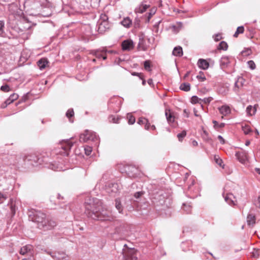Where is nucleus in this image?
Listing matches in <instances>:
<instances>
[{
  "label": "nucleus",
  "instance_id": "37998d69",
  "mask_svg": "<svg viewBox=\"0 0 260 260\" xmlns=\"http://www.w3.org/2000/svg\"><path fill=\"white\" fill-rule=\"evenodd\" d=\"M74 115V112L73 109H69L66 112V116L69 119L70 121L73 122L71 119Z\"/></svg>",
  "mask_w": 260,
  "mask_h": 260
},
{
  "label": "nucleus",
  "instance_id": "c756f323",
  "mask_svg": "<svg viewBox=\"0 0 260 260\" xmlns=\"http://www.w3.org/2000/svg\"><path fill=\"white\" fill-rule=\"evenodd\" d=\"M115 206L119 213H122L123 211V206L122 205L120 199L117 198L115 200Z\"/></svg>",
  "mask_w": 260,
  "mask_h": 260
},
{
  "label": "nucleus",
  "instance_id": "7ed1b4c3",
  "mask_svg": "<svg viewBox=\"0 0 260 260\" xmlns=\"http://www.w3.org/2000/svg\"><path fill=\"white\" fill-rule=\"evenodd\" d=\"M28 217L30 220L37 224L39 229L44 231L52 230L57 224L55 220L47 217L46 214L41 211L30 210L29 211Z\"/></svg>",
  "mask_w": 260,
  "mask_h": 260
},
{
  "label": "nucleus",
  "instance_id": "f8f14e48",
  "mask_svg": "<svg viewBox=\"0 0 260 260\" xmlns=\"http://www.w3.org/2000/svg\"><path fill=\"white\" fill-rule=\"evenodd\" d=\"M119 186L117 183H109L106 188V191L111 196H114L119 190Z\"/></svg>",
  "mask_w": 260,
  "mask_h": 260
},
{
  "label": "nucleus",
  "instance_id": "cd10ccee",
  "mask_svg": "<svg viewBox=\"0 0 260 260\" xmlns=\"http://www.w3.org/2000/svg\"><path fill=\"white\" fill-rule=\"evenodd\" d=\"M8 205L10 207L12 216H14L16 213V207L15 202L13 199H11L8 204Z\"/></svg>",
  "mask_w": 260,
  "mask_h": 260
},
{
  "label": "nucleus",
  "instance_id": "13d9d810",
  "mask_svg": "<svg viewBox=\"0 0 260 260\" xmlns=\"http://www.w3.org/2000/svg\"><path fill=\"white\" fill-rule=\"evenodd\" d=\"M145 122H147V119L144 117H140L138 119V123L139 124H144Z\"/></svg>",
  "mask_w": 260,
  "mask_h": 260
},
{
  "label": "nucleus",
  "instance_id": "4be33fe9",
  "mask_svg": "<svg viewBox=\"0 0 260 260\" xmlns=\"http://www.w3.org/2000/svg\"><path fill=\"white\" fill-rule=\"evenodd\" d=\"M256 217L253 213H249L247 216V224L249 226H253L255 223Z\"/></svg>",
  "mask_w": 260,
  "mask_h": 260
},
{
  "label": "nucleus",
  "instance_id": "338daca9",
  "mask_svg": "<svg viewBox=\"0 0 260 260\" xmlns=\"http://www.w3.org/2000/svg\"><path fill=\"white\" fill-rule=\"evenodd\" d=\"M218 139L220 141V142L221 144H224V143H225L224 140L221 136L219 135L218 136Z\"/></svg>",
  "mask_w": 260,
  "mask_h": 260
},
{
  "label": "nucleus",
  "instance_id": "774afa93",
  "mask_svg": "<svg viewBox=\"0 0 260 260\" xmlns=\"http://www.w3.org/2000/svg\"><path fill=\"white\" fill-rule=\"evenodd\" d=\"M22 260H35L33 255H29L28 258H24Z\"/></svg>",
  "mask_w": 260,
  "mask_h": 260
},
{
  "label": "nucleus",
  "instance_id": "b1692460",
  "mask_svg": "<svg viewBox=\"0 0 260 260\" xmlns=\"http://www.w3.org/2000/svg\"><path fill=\"white\" fill-rule=\"evenodd\" d=\"M165 115L169 123H172L175 121V116L173 115L170 109H166Z\"/></svg>",
  "mask_w": 260,
  "mask_h": 260
},
{
  "label": "nucleus",
  "instance_id": "f3484780",
  "mask_svg": "<svg viewBox=\"0 0 260 260\" xmlns=\"http://www.w3.org/2000/svg\"><path fill=\"white\" fill-rule=\"evenodd\" d=\"M230 63V58L228 56H222L220 60V66L222 70L226 69Z\"/></svg>",
  "mask_w": 260,
  "mask_h": 260
},
{
  "label": "nucleus",
  "instance_id": "412c9836",
  "mask_svg": "<svg viewBox=\"0 0 260 260\" xmlns=\"http://www.w3.org/2000/svg\"><path fill=\"white\" fill-rule=\"evenodd\" d=\"M219 111L223 116H227L231 112V109L227 105H223L218 108Z\"/></svg>",
  "mask_w": 260,
  "mask_h": 260
},
{
  "label": "nucleus",
  "instance_id": "f257e3e1",
  "mask_svg": "<svg viewBox=\"0 0 260 260\" xmlns=\"http://www.w3.org/2000/svg\"><path fill=\"white\" fill-rule=\"evenodd\" d=\"M99 201L96 198L88 197L85 199V214L86 216L93 220L101 221H112L114 217L112 212L107 209L101 208L99 204Z\"/></svg>",
  "mask_w": 260,
  "mask_h": 260
},
{
  "label": "nucleus",
  "instance_id": "79ce46f5",
  "mask_svg": "<svg viewBox=\"0 0 260 260\" xmlns=\"http://www.w3.org/2000/svg\"><path fill=\"white\" fill-rule=\"evenodd\" d=\"M244 31V27L243 26L237 27L236 32L234 35V37H237L240 34H243Z\"/></svg>",
  "mask_w": 260,
  "mask_h": 260
},
{
  "label": "nucleus",
  "instance_id": "423d86ee",
  "mask_svg": "<svg viewBox=\"0 0 260 260\" xmlns=\"http://www.w3.org/2000/svg\"><path fill=\"white\" fill-rule=\"evenodd\" d=\"M8 10L9 12L8 22L9 23H11V21H14L18 18H20L23 14L22 11L19 9L16 5L14 4L9 5Z\"/></svg>",
  "mask_w": 260,
  "mask_h": 260
},
{
  "label": "nucleus",
  "instance_id": "9b49d317",
  "mask_svg": "<svg viewBox=\"0 0 260 260\" xmlns=\"http://www.w3.org/2000/svg\"><path fill=\"white\" fill-rule=\"evenodd\" d=\"M125 171L127 176L130 178H136L139 174L138 169L133 165L125 166Z\"/></svg>",
  "mask_w": 260,
  "mask_h": 260
},
{
  "label": "nucleus",
  "instance_id": "603ef678",
  "mask_svg": "<svg viewBox=\"0 0 260 260\" xmlns=\"http://www.w3.org/2000/svg\"><path fill=\"white\" fill-rule=\"evenodd\" d=\"M214 40L215 42H218L221 39H222V37H221V34L220 33L215 34L213 36Z\"/></svg>",
  "mask_w": 260,
  "mask_h": 260
},
{
  "label": "nucleus",
  "instance_id": "4d7b16f0",
  "mask_svg": "<svg viewBox=\"0 0 260 260\" xmlns=\"http://www.w3.org/2000/svg\"><path fill=\"white\" fill-rule=\"evenodd\" d=\"M1 90L4 92H8L10 90V87L8 85L5 84V85H2L1 87Z\"/></svg>",
  "mask_w": 260,
  "mask_h": 260
},
{
  "label": "nucleus",
  "instance_id": "9d476101",
  "mask_svg": "<svg viewBox=\"0 0 260 260\" xmlns=\"http://www.w3.org/2000/svg\"><path fill=\"white\" fill-rule=\"evenodd\" d=\"M139 252L135 248L127 249L124 253L125 260H137Z\"/></svg>",
  "mask_w": 260,
  "mask_h": 260
},
{
  "label": "nucleus",
  "instance_id": "5fc2aeb1",
  "mask_svg": "<svg viewBox=\"0 0 260 260\" xmlns=\"http://www.w3.org/2000/svg\"><path fill=\"white\" fill-rule=\"evenodd\" d=\"M247 64H248L249 67L251 70H254V69H255L256 66H255V64L253 60H249L247 62Z\"/></svg>",
  "mask_w": 260,
  "mask_h": 260
},
{
  "label": "nucleus",
  "instance_id": "58836bf2",
  "mask_svg": "<svg viewBox=\"0 0 260 260\" xmlns=\"http://www.w3.org/2000/svg\"><path fill=\"white\" fill-rule=\"evenodd\" d=\"M203 139L207 142L211 143L212 139L208 136V133L206 131H203V134L202 135Z\"/></svg>",
  "mask_w": 260,
  "mask_h": 260
},
{
  "label": "nucleus",
  "instance_id": "aec40b11",
  "mask_svg": "<svg viewBox=\"0 0 260 260\" xmlns=\"http://www.w3.org/2000/svg\"><path fill=\"white\" fill-rule=\"evenodd\" d=\"M235 156L237 159L241 163H244L247 160L246 153L244 151L237 152Z\"/></svg>",
  "mask_w": 260,
  "mask_h": 260
},
{
  "label": "nucleus",
  "instance_id": "6e6d98bb",
  "mask_svg": "<svg viewBox=\"0 0 260 260\" xmlns=\"http://www.w3.org/2000/svg\"><path fill=\"white\" fill-rule=\"evenodd\" d=\"M237 81L240 86L242 87L245 82V80L242 77H239L237 79Z\"/></svg>",
  "mask_w": 260,
  "mask_h": 260
},
{
  "label": "nucleus",
  "instance_id": "ea45409f",
  "mask_svg": "<svg viewBox=\"0 0 260 260\" xmlns=\"http://www.w3.org/2000/svg\"><path fill=\"white\" fill-rule=\"evenodd\" d=\"M214 161L215 162L218 164L220 167H222V168H224V165L223 164V161L219 157L218 155H215L214 156Z\"/></svg>",
  "mask_w": 260,
  "mask_h": 260
},
{
  "label": "nucleus",
  "instance_id": "e2e57ef3",
  "mask_svg": "<svg viewBox=\"0 0 260 260\" xmlns=\"http://www.w3.org/2000/svg\"><path fill=\"white\" fill-rule=\"evenodd\" d=\"M145 129L146 130H149L150 127V123L149 122V120L147 119V122H145Z\"/></svg>",
  "mask_w": 260,
  "mask_h": 260
},
{
  "label": "nucleus",
  "instance_id": "2f4dec72",
  "mask_svg": "<svg viewBox=\"0 0 260 260\" xmlns=\"http://www.w3.org/2000/svg\"><path fill=\"white\" fill-rule=\"evenodd\" d=\"M121 118L118 116L111 115L108 117L109 121L111 123H119Z\"/></svg>",
  "mask_w": 260,
  "mask_h": 260
},
{
  "label": "nucleus",
  "instance_id": "4468645a",
  "mask_svg": "<svg viewBox=\"0 0 260 260\" xmlns=\"http://www.w3.org/2000/svg\"><path fill=\"white\" fill-rule=\"evenodd\" d=\"M19 253L21 255H32L34 253L33 247L31 245H26L21 247L19 250Z\"/></svg>",
  "mask_w": 260,
  "mask_h": 260
},
{
  "label": "nucleus",
  "instance_id": "3c124183",
  "mask_svg": "<svg viewBox=\"0 0 260 260\" xmlns=\"http://www.w3.org/2000/svg\"><path fill=\"white\" fill-rule=\"evenodd\" d=\"M197 78L200 82H203L206 80V77L202 72H200L199 75L197 76Z\"/></svg>",
  "mask_w": 260,
  "mask_h": 260
},
{
  "label": "nucleus",
  "instance_id": "4c0bfd02",
  "mask_svg": "<svg viewBox=\"0 0 260 260\" xmlns=\"http://www.w3.org/2000/svg\"><path fill=\"white\" fill-rule=\"evenodd\" d=\"M242 131L245 135H249L252 132L250 126L248 125L242 126Z\"/></svg>",
  "mask_w": 260,
  "mask_h": 260
},
{
  "label": "nucleus",
  "instance_id": "a211bd4d",
  "mask_svg": "<svg viewBox=\"0 0 260 260\" xmlns=\"http://www.w3.org/2000/svg\"><path fill=\"white\" fill-rule=\"evenodd\" d=\"M18 98V95L16 93L12 94L9 98L6 100L5 103L3 104L2 107L3 108H6L8 105L13 103L14 101Z\"/></svg>",
  "mask_w": 260,
  "mask_h": 260
},
{
  "label": "nucleus",
  "instance_id": "6ab92c4d",
  "mask_svg": "<svg viewBox=\"0 0 260 260\" xmlns=\"http://www.w3.org/2000/svg\"><path fill=\"white\" fill-rule=\"evenodd\" d=\"M138 47L139 48L144 51L147 49V47L145 44V36L143 34L139 36V41Z\"/></svg>",
  "mask_w": 260,
  "mask_h": 260
},
{
  "label": "nucleus",
  "instance_id": "1a4fd4ad",
  "mask_svg": "<svg viewBox=\"0 0 260 260\" xmlns=\"http://www.w3.org/2000/svg\"><path fill=\"white\" fill-rule=\"evenodd\" d=\"M116 224L115 232L118 234L125 235L129 231V226L125 221H116Z\"/></svg>",
  "mask_w": 260,
  "mask_h": 260
},
{
  "label": "nucleus",
  "instance_id": "7c9ffc66",
  "mask_svg": "<svg viewBox=\"0 0 260 260\" xmlns=\"http://www.w3.org/2000/svg\"><path fill=\"white\" fill-rule=\"evenodd\" d=\"M256 111V105L252 106L249 105L246 108V112L248 115L252 116L255 114Z\"/></svg>",
  "mask_w": 260,
  "mask_h": 260
},
{
  "label": "nucleus",
  "instance_id": "473e14b6",
  "mask_svg": "<svg viewBox=\"0 0 260 260\" xmlns=\"http://www.w3.org/2000/svg\"><path fill=\"white\" fill-rule=\"evenodd\" d=\"M149 6L142 4L140 5L139 8L136 9V13H143L145 11H146V10L148 8Z\"/></svg>",
  "mask_w": 260,
  "mask_h": 260
},
{
  "label": "nucleus",
  "instance_id": "bf43d9fd",
  "mask_svg": "<svg viewBox=\"0 0 260 260\" xmlns=\"http://www.w3.org/2000/svg\"><path fill=\"white\" fill-rule=\"evenodd\" d=\"M131 74L133 76L139 77L140 79H142L143 78V75H142V73H139L134 72H132L131 73Z\"/></svg>",
  "mask_w": 260,
  "mask_h": 260
},
{
  "label": "nucleus",
  "instance_id": "680f3d73",
  "mask_svg": "<svg viewBox=\"0 0 260 260\" xmlns=\"http://www.w3.org/2000/svg\"><path fill=\"white\" fill-rule=\"evenodd\" d=\"M140 20L138 18H136L134 23V27L135 28L139 27Z\"/></svg>",
  "mask_w": 260,
  "mask_h": 260
},
{
  "label": "nucleus",
  "instance_id": "052dcab7",
  "mask_svg": "<svg viewBox=\"0 0 260 260\" xmlns=\"http://www.w3.org/2000/svg\"><path fill=\"white\" fill-rule=\"evenodd\" d=\"M143 194V192L141 191H138L134 193V196L136 199H139Z\"/></svg>",
  "mask_w": 260,
  "mask_h": 260
},
{
  "label": "nucleus",
  "instance_id": "69168bd1",
  "mask_svg": "<svg viewBox=\"0 0 260 260\" xmlns=\"http://www.w3.org/2000/svg\"><path fill=\"white\" fill-rule=\"evenodd\" d=\"M49 168L54 171H59V170L58 169V167H56L54 164H52L50 165Z\"/></svg>",
  "mask_w": 260,
  "mask_h": 260
},
{
  "label": "nucleus",
  "instance_id": "c85d7f7f",
  "mask_svg": "<svg viewBox=\"0 0 260 260\" xmlns=\"http://www.w3.org/2000/svg\"><path fill=\"white\" fill-rule=\"evenodd\" d=\"M172 54L178 57L182 56L183 55L182 47L179 46L175 47L173 50Z\"/></svg>",
  "mask_w": 260,
  "mask_h": 260
},
{
  "label": "nucleus",
  "instance_id": "a18cd8bd",
  "mask_svg": "<svg viewBox=\"0 0 260 260\" xmlns=\"http://www.w3.org/2000/svg\"><path fill=\"white\" fill-rule=\"evenodd\" d=\"M127 118L128 119V123L129 124H133L135 122V117L131 114H128L127 115Z\"/></svg>",
  "mask_w": 260,
  "mask_h": 260
},
{
  "label": "nucleus",
  "instance_id": "8fccbe9b",
  "mask_svg": "<svg viewBox=\"0 0 260 260\" xmlns=\"http://www.w3.org/2000/svg\"><path fill=\"white\" fill-rule=\"evenodd\" d=\"M202 99L199 98L197 96H192L191 98V102L192 104L201 103Z\"/></svg>",
  "mask_w": 260,
  "mask_h": 260
},
{
  "label": "nucleus",
  "instance_id": "dca6fc26",
  "mask_svg": "<svg viewBox=\"0 0 260 260\" xmlns=\"http://www.w3.org/2000/svg\"><path fill=\"white\" fill-rule=\"evenodd\" d=\"M107 49L106 48H104L101 50L95 51L94 55L98 58H102L103 60H106L107 59Z\"/></svg>",
  "mask_w": 260,
  "mask_h": 260
},
{
  "label": "nucleus",
  "instance_id": "49530a36",
  "mask_svg": "<svg viewBox=\"0 0 260 260\" xmlns=\"http://www.w3.org/2000/svg\"><path fill=\"white\" fill-rule=\"evenodd\" d=\"M144 67L145 69L147 71H150L151 70V62L150 60H147L144 62Z\"/></svg>",
  "mask_w": 260,
  "mask_h": 260
},
{
  "label": "nucleus",
  "instance_id": "39448f33",
  "mask_svg": "<svg viewBox=\"0 0 260 260\" xmlns=\"http://www.w3.org/2000/svg\"><path fill=\"white\" fill-rule=\"evenodd\" d=\"M111 27L108 21V17L105 14H102L96 24V29L100 34H104Z\"/></svg>",
  "mask_w": 260,
  "mask_h": 260
},
{
  "label": "nucleus",
  "instance_id": "72a5a7b5",
  "mask_svg": "<svg viewBox=\"0 0 260 260\" xmlns=\"http://www.w3.org/2000/svg\"><path fill=\"white\" fill-rule=\"evenodd\" d=\"M156 11V9L155 7H153L150 10L149 13L146 14V16L147 17L146 22H149L150 19L152 17V16L153 15H154Z\"/></svg>",
  "mask_w": 260,
  "mask_h": 260
},
{
  "label": "nucleus",
  "instance_id": "2eb2a0df",
  "mask_svg": "<svg viewBox=\"0 0 260 260\" xmlns=\"http://www.w3.org/2000/svg\"><path fill=\"white\" fill-rule=\"evenodd\" d=\"M121 47L123 50L129 51L133 49L134 44L132 40H126L122 42Z\"/></svg>",
  "mask_w": 260,
  "mask_h": 260
},
{
  "label": "nucleus",
  "instance_id": "c03bdc74",
  "mask_svg": "<svg viewBox=\"0 0 260 260\" xmlns=\"http://www.w3.org/2000/svg\"><path fill=\"white\" fill-rule=\"evenodd\" d=\"M5 23L4 21L0 20V36L4 37L5 32L4 31Z\"/></svg>",
  "mask_w": 260,
  "mask_h": 260
},
{
  "label": "nucleus",
  "instance_id": "0e129e2a",
  "mask_svg": "<svg viewBox=\"0 0 260 260\" xmlns=\"http://www.w3.org/2000/svg\"><path fill=\"white\" fill-rule=\"evenodd\" d=\"M241 86H240V84H239V83H238V81L237 80L235 82V87H234V90L235 91H237L238 89L241 87Z\"/></svg>",
  "mask_w": 260,
  "mask_h": 260
},
{
  "label": "nucleus",
  "instance_id": "6e6552de",
  "mask_svg": "<svg viewBox=\"0 0 260 260\" xmlns=\"http://www.w3.org/2000/svg\"><path fill=\"white\" fill-rule=\"evenodd\" d=\"M73 144L74 143L71 140L63 141L59 145V148H61L62 150L59 151L58 153L62 155L68 156Z\"/></svg>",
  "mask_w": 260,
  "mask_h": 260
},
{
  "label": "nucleus",
  "instance_id": "0eeeda50",
  "mask_svg": "<svg viewBox=\"0 0 260 260\" xmlns=\"http://www.w3.org/2000/svg\"><path fill=\"white\" fill-rule=\"evenodd\" d=\"M98 140V138L93 132L88 130L85 131L84 133L80 135L79 141L81 142H88L89 141L95 142Z\"/></svg>",
  "mask_w": 260,
  "mask_h": 260
},
{
  "label": "nucleus",
  "instance_id": "5701e85b",
  "mask_svg": "<svg viewBox=\"0 0 260 260\" xmlns=\"http://www.w3.org/2000/svg\"><path fill=\"white\" fill-rule=\"evenodd\" d=\"M223 197H224L225 202L230 205L233 206L235 205V202L233 200V199L234 198V197L232 193H226V194L224 196V193H223Z\"/></svg>",
  "mask_w": 260,
  "mask_h": 260
},
{
  "label": "nucleus",
  "instance_id": "f03ea898",
  "mask_svg": "<svg viewBox=\"0 0 260 260\" xmlns=\"http://www.w3.org/2000/svg\"><path fill=\"white\" fill-rule=\"evenodd\" d=\"M151 201L156 210L162 213V211L169 209L171 206L168 194L162 188L155 186L150 193Z\"/></svg>",
  "mask_w": 260,
  "mask_h": 260
},
{
  "label": "nucleus",
  "instance_id": "a19ab883",
  "mask_svg": "<svg viewBox=\"0 0 260 260\" xmlns=\"http://www.w3.org/2000/svg\"><path fill=\"white\" fill-rule=\"evenodd\" d=\"M186 131L184 130L182 131L180 133L178 134L177 137L179 141L182 142L183 139L186 137Z\"/></svg>",
  "mask_w": 260,
  "mask_h": 260
},
{
  "label": "nucleus",
  "instance_id": "c9c22d12",
  "mask_svg": "<svg viewBox=\"0 0 260 260\" xmlns=\"http://www.w3.org/2000/svg\"><path fill=\"white\" fill-rule=\"evenodd\" d=\"M228 48V45L225 41H221L218 46V50L226 51Z\"/></svg>",
  "mask_w": 260,
  "mask_h": 260
},
{
  "label": "nucleus",
  "instance_id": "ddd939ff",
  "mask_svg": "<svg viewBox=\"0 0 260 260\" xmlns=\"http://www.w3.org/2000/svg\"><path fill=\"white\" fill-rule=\"evenodd\" d=\"M55 260H67L66 254L63 252H47Z\"/></svg>",
  "mask_w": 260,
  "mask_h": 260
},
{
  "label": "nucleus",
  "instance_id": "20e7f679",
  "mask_svg": "<svg viewBox=\"0 0 260 260\" xmlns=\"http://www.w3.org/2000/svg\"><path fill=\"white\" fill-rule=\"evenodd\" d=\"M41 0H26L24 3V8L29 15H37L41 8Z\"/></svg>",
  "mask_w": 260,
  "mask_h": 260
},
{
  "label": "nucleus",
  "instance_id": "f704fd0d",
  "mask_svg": "<svg viewBox=\"0 0 260 260\" xmlns=\"http://www.w3.org/2000/svg\"><path fill=\"white\" fill-rule=\"evenodd\" d=\"M182 209L186 212V214H189L190 213L191 211V206L190 204L183 203L182 206Z\"/></svg>",
  "mask_w": 260,
  "mask_h": 260
},
{
  "label": "nucleus",
  "instance_id": "a878e982",
  "mask_svg": "<svg viewBox=\"0 0 260 260\" xmlns=\"http://www.w3.org/2000/svg\"><path fill=\"white\" fill-rule=\"evenodd\" d=\"M121 25L126 28H129L133 24V22L131 19L129 17H125L120 22Z\"/></svg>",
  "mask_w": 260,
  "mask_h": 260
},
{
  "label": "nucleus",
  "instance_id": "393cba45",
  "mask_svg": "<svg viewBox=\"0 0 260 260\" xmlns=\"http://www.w3.org/2000/svg\"><path fill=\"white\" fill-rule=\"evenodd\" d=\"M199 68L203 70H206L209 68V62L204 59H199L198 62Z\"/></svg>",
  "mask_w": 260,
  "mask_h": 260
},
{
  "label": "nucleus",
  "instance_id": "de8ad7c7",
  "mask_svg": "<svg viewBox=\"0 0 260 260\" xmlns=\"http://www.w3.org/2000/svg\"><path fill=\"white\" fill-rule=\"evenodd\" d=\"M213 123L214 124V127L215 128H221L225 126L224 123H219L216 120H213Z\"/></svg>",
  "mask_w": 260,
  "mask_h": 260
},
{
  "label": "nucleus",
  "instance_id": "e433bc0d",
  "mask_svg": "<svg viewBox=\"0 0 260 260\" xmlns=\"http://www.w3.org/2000/svg\"><path fill=\"white\" fill-rule=\"evenodd\" d=\"M180 89L185 91H188L190 89V84L188 83H182L180 86Z\"/></svg>",
  "mask_w": 260,
  "mask_h": 260
},
{
  "label": "nucleus",
  "instance_id": "bb28decb",
  "mask_svg": "<svg viewBox=\"0 0 260 260\" xmlns=\"http://www.w3.org/2000/svg\"><path fill=\"white\" fill-rule=\"evenodd\" d=\"M48 63V60L46 58H42L37 62L38 66L41 70L45 69Z\"/></svg>",
  "mask_w": 260,
  "mask_h": 260
},
{
  "label": "nucleus",
  "instance_id": "864d4df0",
  "mask_svg": "<svg viewBox=\"0 0 260 260\" xmlns=\"http://www.w3.org/2000/svg\"><path fill=\"white\" fill-rule=\"evenodd\" d=\"M85 153L86 155H90L92 152V148L90 146H86L84 148Z\"/></svg>",
  "mask_w": 260,
  "mask_h": 260
},
{
  "label": "nucleus",
  "instance_id": "09e8293b",
  "mask_svg": "<svg viewBox=\"0 0 260 260\" xmlns=\"http://www.w3.org/2000/svg\"><path fill=\"white\" fill-rule=\"evenodd\" d=\"M43 161L42 158L38 157V156H35L34 158L35 164H32L34 166H38L39 165H41Z\"/></svg>",
  "mask_w": 260,
  "mask_h": 260
}]
</instances>
